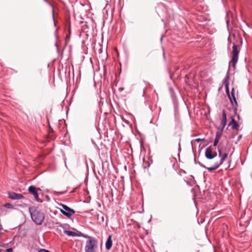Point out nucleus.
I'll return each mask as SVG.
<instances>
[{
    "label": "nucleus",
    "mask_w": 252,
    "mask_h": 252,
    "mask_svg": "<svg viewBox=\"0 0 252 252\" xmlns=\"http://www.w3.org/2000/svg\"><path fill=\"white\" fill-rule=\"evenodd\" d=\"M219 154L220 157L221 156V159L220 161L215 162L214 164L210 167H206L203 165H201V166L207 168L209 171H212L217 169L220 166V165L222 163L223 161L227 157V154L226 153H224L222 155L221 150L220 149H219Z\"/></svg>",
    "instance_id": "nucleus-2"
},
{
    "label": "nucleus",
    "mask_w": 252,
    "mask_h": 252,
    "mask_svg": "<svg viewBox=\"0 0 252 252\" xmlns=\"http://www.w3.org/2000/svg\"><path fill=\"white\" fill-rule=\"evenodd\" d=\"M112 236L109 235L105 244L106 249L107 250H110L112 245Z\"/></svg>",
    "instance_id": "nucleus-12"
},
{
    "label": "nucleus",
    "mask_w": 252,
    "mask_h": 252,
    "mask_svg": "<svg viewBox=\"0 0 252 252\" xmlns=\"http://www.w3.org/2000/svg\"><path fill=\"white\" fill-rule=\"evenodd\" d=\"M205 156L207 158L212 159L217 156V153L213 152L212 148L209 147L205 150Z\"/></svg>",
    "instance_id": "nucleus-6"
},
{
    "label": "nucleus",
    "mask_w": 252,
    "mask_h": 252,
    "mask_svg": "<svg viewBox=\"0 0 252 252\" xmlns=\"http://www.w3.org/2000/svg\"><path fill=\"white\" fill-rule=\"evenodd\" d=\"M233 91L234 90L233 89L232 90V91L231 92V95H230L229 94H228V96H229V99L232 103V104L233 105H234V103H235V105L236 106H237L238 105V104H237V102L236 101V98L235 97V95H234V92H233Z\"/></svg>",
    "instance_id": "nucleus-9"
},
{
    "label": "nucleus",
    "mask_w": 252,
    "mask_h": 252,
    "mask_svg": "<svg viewBox=\"0 0 252 252\" xmlns=\"http://www.w3.org/2000/svg\"><path fill=\"white\" fill-rule=\"evenodd\" d=\"M201 140V139H200V138H198V139H196V141H197V142L200 141Z\"/></svg>",
    "instance_id": "nucleus-17"
},
{
    "label": "nucleus",
    "mask_w": 252,
    "mask_h": 252,
    "mask_svg": "<svg viewBox=\"0 0 252 252\" xmlns=\"http://www.w3.org/2000/svg\"><path fill=\"white\" fill-rule=\"evenodd\" d=\"M29 210L32 220L37 224H41L45 218L44 214L34 207H30Z\"/></svg>",
    "instance_id": "nucleus-1"
},
{
    "label": "nucleus",
    "mask_w": 252,
    "mask_h": 252,
    "mask_svg": "<svg viewBox=\"0 0 252 252\" xmlns=\"http://www.w3.org/2000/svg\"><path fill=\"white\" fill-rule=\"evenodd\" d=\"M220 136L217 134L214 142V146H216L220 139Z\"/></svg>",
    "instance_id": "nucleus-14"
},
{
    "label": "nucleus",
    "mask_w": 252,
    "mask_h": 252,
    "mask_svg": "<svg viewBox=\"0 0 252 252\" xmlns=\"http://www.w3.org/2000/svg\"><path fill=\"white\" fill-rule=\"evenodd\" d=\"M59 205L61 206L62 208H58L60 210L63 215L66 216L68 218H70L75 213V211L74 210L70 208L65 205L60 204Z\"/></svg>",
    "instance_id": "nucleus-4"
},
{
    "label": "nucleus",
    "mask_w": 252,
    "mask_h": 252,
    "mask_svg": "<svg viewBox=\"0 0 252 252\" xmlns=\"http://www.w3.org/2000/svg\"><path fill=\"white\" fill-rule=\"evenodd\" d=\"M239 51L238 49V46L234 44L232 47V59L230 63L232 64L233 67H235L236 64L238 59V54Z\"/></svg>",
    "instance_id": "nucleus-5"
},
{
    "label": "nucleus",
    "mask_w": 252,
    "mask_h": 252,
    "mask_svg": "<svg viewBox=\"0 0 252 252\" xmlns=\"http://www.w3.org/2000/svg\"><path fill=\"white\" fill-rule=\"evenodd\" d=\"M28 190L31 193H32L36 201H38V200H39L38 194V193L37 192L36 189L35 188V187H34V186H31L29 187V188L28 189Z\"/></svg>",
    "instance_id": "nucleus-8"
},
{
    "label": "nucleus",
    "mask_w": 252,
    "mask_h": 252,
    "mask_svg": "<svg viewBox=\"0 0 252 252\" xmlns=\"http://www.w3.org/2000/svg\"><path fill=\"white\" fill-rule=\"evenodd\" d=\"M227 122V117L226 114L224 111V110L222 112V117L221 121V126H222V128H224Z\"/></svg>",
    "instance_id": "nucleus-11"
},
{
    "label": "nucleus",
    "mask_w": 252,
    "mask_h": 252,
    "mask_svg": "<svg viewBox=\"0 0 252 252\" xmlns=\"http://www.w3.org/2000/svg\"><path fill=\"white\" fill-rule=\"evenodd\" d=\"M8 195L9 198L13 200H19L24 197L22 194L17 193L14 192H9Z\"/></svg>",
    "instance_id": "nucleus-7"
},
{
    "label": "nucleus",
    "mask_w": 252,
    "mask_h": 252,
    "mask_svg": "<svg viewBox=\"0 0 252 252\" xmlns=\"http://www.w3.org/2000/svg\"><path fill=\"white\" fill-rule=\"evenodd\" d=\"M4 207L7 208H11V209L13 208V205L9 203L5 204L4 205Z\"/></svg>",
    "instance_id": "nucleus-15"
},
{
    "label": "nucleus",
    "mask_w": 252,
    "mask_h": 252,
    "mask_svg": "<svg viewBox=\"0 0 252 252\" xmlns=\"http://www.w3.org/2000/svg\"><path fill=\"white\" fill-rule=\"evenodd\" d=\"M13 250L12 248H9L6 250V252H12Z\"/></svg>",
    "instance_id": "nucleus-16"
},
{
    "label": "nucleus",
    "mask_w": 252,
    "mask_h": 252,
    "mask_svg": "<svg viewBox=\"0 0 252 252\" xmlns=\"http://www.w3.org/2000/svg\"><path fill=\"white\" fill-rule=\"evenodd\" d=\"M97 242L94 239H90L86 241L85 248V252H95V249L97 248Z\"/></svg>",
    "instance_id": "nucleus-3"
},
{
    "label": "nucleus",
    "mask_w": 252,
    "mask_h": 252,
    "mask_svg": "<svg viewBox=\"0 0 252 252\" xmlns=\"http://www.w3.org/2000/svg\"><path fill=\"white\" fill-rule=\"evenodd\" d=\"M63 233L68 236L75 237V236H80V235L78 234L77 233L74 232V231H69V230H63Z\"/></svg>",
    "instance_id": "nucleus-13"
},
{
    "label": "nucleus",
    "mask_w": 252,
    "mask_h": 252,
    "mask_svg": "<svg viewBox=\"0 0 252 252\" xmlns=\"http://www.w3.org/2000/svg\"><path fill=\"white\" fill-rule=\"evenodd\" d=\"M229 126H231L233 129H237L239 127V125L233 118H232Z\"/></svg>",
    "instance_id": "nucleus-10"
}]
</instances>
